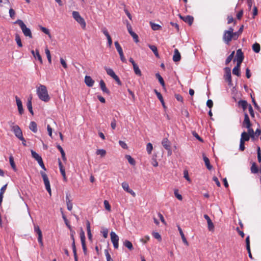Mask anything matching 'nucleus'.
Wrapping results in <instances>:
<instances>
[{
    "mask_svg": "<svg viewBox=\"0 0 261 261\" xmlns=\"http://www.w3.org/2000/svg\"><path fill=\"white\" fill-rule=\"evenodd\" d=\"M36 93L39 98L44 102H48L50 99L47 88L44 85H40L37 87Z\"/></svg>",
    "mask_w": 261,
    "mask_h": 261,
    "instance_id": "nucleus-1",
    "label": "nucleus"
},
{
    "mask_svg": "<svg viewBox=\"0 0 261 261\" xmlns=\"http://www.w3.org/2000/svg\"><path fill=\"white\" fill-rule=\"evenodd\" d=\"M15 24H17L19 25L21 28L23 35L25 37H28L29 38H32L33 36L31 30L27 28L26 25L24 23L23 21L20 19L17 20L15 22Z\"/></svg>",
    "mask_w": 261,
    "mask_h": 261,
    "instance_id": "nucleus-2",
    "label": "nucleus"
},
{
    "mask_svg": "<svg viewBox=\"0 0 261 261\" xmlns=\"http://www.w3.org/2000/svg\"><path fill=\"white\" fill-rule=\"evenodd\" d=\"M72 17L79 24H80L83 29L86 28V24L85 21L84 19L81 16L79 12L77 11H73Z\"/></svg>",
    "mask_w": 261,
    "mask_h": 261,
    "instance_id": "nucleus-3",
    "label": "nucleus"
},
{
    "mask_svg": "<svg viewBox=\"0 0 261 261\" xmlns=\"http://www.w3.org/2000/svg\"><path fill=\"white\" fill-rule=\"evenodd\" d=\"M40 174L41 175V176L43 178L46 190L48 192V193L51 195L50 182L46 174L43 171H41Z\"/></svg>",
    "mask_w": 261,
    "mask_h": 261,
    "instance_id": "nucleus-4",
    "label": "nucleus"
},
{
    "mask_svg": "<svg viewBox=\"0 0 261 261\" xmlns=\"http://www.w3.org/2000/svg\"><path fill=\"white\" fill-rule=\"evenodd\" d=\"M224 71L225 74L224 78L225 80L228 82V85L229 86H231L232 85V82L231 75V69L229 67H225L224 68Z\"/></svg>",
    "mask_w": 261,
    "mask_h": 261,
    "instance_id": "nucleus-5",
    "label": "nucleus"
},
{
    "mask_svg": "<svg viewBox=\"0 0 261 261\" xmlns=\"http://www.w3.org/2000/svg\"><path fill=\"white\" fill-rule=\"evenodd\" d=\"M234 40V37L233 35L229 32H226L224 31L223 35V40L224 43L227 45H229L230 41L232 40Z\"/></svg>",
    "mask_w": 261,
    "mask_h": 261,
    "instance_id": "nucleus-6",
    "label": "nucleus"
},
{
    "mask_svg": "<svg viewBox=\"0 0 261 261\" xmlns=\"http://www.w3.org/2000/svg\"><path fill=\"white\" fill-rule=\"evenodd\" d=\"M34 228L35 232L38 234V241L40 246L42 247L43 246L42 241V233L39 226L37 225L34 224Z\"/></svg>",
    "mask_w": 261,
    "mask_h": 261,
    "instance_id": "nucleus-7",
    "label": "nucleus"
},
{
    "mask_svg": "<svg viewBox=\"0 0 261 261\" xmlns=\"http://www.w3.org/2000/svg\"><path fill=\"white\" fill-rule=\"evenodd\" d=\"M110 236L114 247L115 249H118L119 247V237L114 231L111 232Z\"/></svg>",
    "mask_w": 261,
    "mask_h": 261,
    "instance_id": "nucleus-8",
    "label": "nucleus"
},
{
    "mask_svg": "<svg viewBox=\"0 0 261 261\" xmlns=\"http://www.w3.org/2000/svg\"><path fill=\"white\" fill-rule=\"evenodd\" d=\"M244 58L243 53L241 49H239L237 50L236 57L234 60V61L236 60L237 64H241Z\"/></svg>",
    "mask_w": 261,
    "mask_h": 261,
    "instance_id": "nucleus-9",
    "label": "nucleus"
},
{
    "mask_svg": "<svg viewBox=\"0 0 261 261\" xmlns=\"http://www.w3.org/2000/svg\"><path fill=\"white\" fill-rule=\"evenodd\" d=\"M12 131L14 133L15 136L19 139L21 138L22 139V132L18 125L13 126L12 128Z\"/></svg>",
    "mask_w": 261,
    "mask_h": 261,
    "instance_id": "nucleus-10",
    "label": "nucleus"
},
{
    "mask_svg": "<svg viewBox=\"0 0 261 261\" xmlns=\"http://www.w3.org/2000/svg\"><path fill=\"white\" fill-rule=\"evenodd\" d=\"M162 144L165 149L168 151V153L170 154L171 153V143L167 138L163 139Z\"/></svg>",
    "mask_w": 261,
    "mask_h": 261,
    "instance_id": "nucleus-11",
    "label": "nucleus"
},
{
    "mask_svg": "<svg viewBox=\"0 0 261 261\" xmlns=\"http://www.w3.org/2000/svg\"><path fill=\"white\" fill-rule=\"evenodd\" d=\"M242 126L247 128H249V127L251 126L249 117L246 112L244 113V120L242 123Z\"/></svg>",
    "mask_w": 261,
    "mask_h": 261,
    "instance_id": "nucleus-12",
    "label": "nucleus"
},
{
    "mask_svg": "<svg viewBox=\"0 0 261 261\" xmlns=\"http://www.w3.org/2000/svg\"><path fill=\"white\" fill-rule=\"evenodd\" d=\"M204 218L207 221L208 230L210 231H213L214 229V225L210 217L207 215L205 214L204 215Z\"/></svg>",
    "mask_w": 261,
    "mask_h": 261,
    "instance_id": "nucleus-13",
    "label": "nucleus"
},
{
    "mask_svg": "<svg viewBox=\"0 0 261 261\" xmlns=\"http://www.w3.org/2000/svg\"><path fill=\"white\" fill-rule=\"evenodd\" d=\"M16 104L18 107V110L20 115L23 113V109L21 100L17 97H15Z\"/></svg>",
    "mask_w": 261,
    "mask_h": 261,
    "instance_id": "nucleus-14",
    "label": "nucleus"
},
{
    "mask_svg": "<svg viewBox=\"0 0 261 261\" xmlns=\"http://www.w3.org/2000/svg\"><path fill=\"white\" fill-rule=\"evenodd\" d=\"M180 18L185 22L188 23L190 25L192 24L194 20L193 17L190 15H187L186 16H181L180 15Z\"/></svg>",
    "mask_w": 261,
    "mask_h": 261,
    "instance_id": "nucleus-15",
    "label": "nucleus"
},
{
    "mask_svg": "<svg viewBox=\"0 0 261 261\" xmlns=\"http://www.w3.org/2000/svg\"><path fill=\"white\" fill-rule=\"evenodd\" d=\"M31 53L36 59H38L39 61L40 62V63H42V58L39 54V51L38 49H36L35 51H34V50H31Z\"/></svg>",
    "mask_w": 261,
    "mask_h": 261,
    "instance_id": "nucleus-16",
    "label": "nucleus"
},
{
    "mask_svg": "<svg viewBox=\"0 0 261 261\" xmlns=\"http://www.w3.org/2000/svg\"><path fill=\"white\" fill-rule=\"evenodd\" d=\"M85 83L88 87H92L94 83V81L88 75H86L85 77Z\"/></svg>",
    "mask_w": 261,
    "mask_h": 261,
    "instance_id": "nucleus-17",
    "label": "nucleus"
},
{
    "mask_svg": "<svg viewBox=\"0 0 261 261\" xmlns=\"http://www.w3.org/2000/svg\"><path fill=\"white\" fill-rule=\"evenodd\" d=\"M238 106L240 107H241L243 111H245L247 107H249V104L247 101L245 100H240L238 101Z\"/></svg>",
    "mask_w": 261,
    "mask_h": 261,
    "instance_id": "nucleus-18",
    "label": "nucleus"
},
{
    "mask_svg": "<svg viewBox=\"0 0 261 261\" xmlns=\"http://www.w3.org/2000/svg\"><path fill=\"white\" fill-rule=\"evenodd\" d=\"M99 86L101 90L104 93H106L108 94H110V92L106 87V84L103 80H100L99 82Z\"/></svg>",
    "mask_w": 261,
    "mask_h": 261,
    "instance_id": "nucleus-19",
    "label": "nucleus"
},
{
    "mask_svg": "<svg viewBox=\"0 0 261 261\" xmlns=\"http://www.w3.org/2000/svg\"><path fill=\"white\" fill-rule=\"evenodd\" d=\"M181 56L178 50L175 49L174 51V55L173 56V60L174 62H178L180 60Z\"/></svg>",
    "mask_w": 261,
    "mask_h": 261,
    "instance_id": "nucleus-20",
    "label": "nucleus"
},
{
    "mask_svg": "<svg viewBox=\"0 0 261 261\" xmlns=\"http://www.w3.org/2000/svg\"><path fill=\"white\" fill-rule=\"evenodd\" d=\"M203 159L205 165L209 170H211L213 168V166L211 165L210 160L207 157H206L204 154H203Z\"/></svg>",
    "mask_w": 261,
    "mask_h": 261,
    "instance_id": "nucleus-21",
    "label": "nucleus"
},
{
    "mask_svg": "<svg viewBox=\"0 0 261 261\" xmlns=\"http://www.w3.org/2000/svg\"><path fill=\"white\" fill-rule=\"evenodd\" d=\"M249 139H250L249 135H248V134L246 132H243L241 134L240 141L245 142L246 141H248L249 140Z\"/></svg>",
    "mask_w": 261,
    "mask_h": 261,
    "instance_id": "nucleus-22",
    "label": "nucleus"
},
{
    "mask_svg": "<svg viewBox=\"0 0 261 261\" xmlns=\"http://www.w3.org/2000/svg\"><path fill=\"white\" fill-rule=\"evenodd\" d=\"M178 230L179 231V232L180 233V235L181 236V238L182 239V240L183 241V242L185 244H186V245H188V242L184 235V233L181 229V228H180V227L178 225Z\"/></svg>",
    "mask_w": 261,
    "mask_h": 261,
    "instance_id": "nucleus-23",
    "label": "nucleus"
},
{
    "mask_svg": "<svg viewBox=\"0 0 261 261\" xmlns=\"http://www.w3.org/2000/svg\"><path fill=\"white\" fill-rule=\"evenodd\" d=\"M107 73L111 76L113 79L117 75L115 74L113 70L110 68L105 67V68Z\"/></svg>",
    "mask_w": 261,
    "mask_h": 261,
    "instance_id": "nucleus-24",
    "label": "nucleus"
},
{
    "mask_svg": "<svg viewBox=\"0 0 261 261\" xmlns=\"http://www.w3.org/2000/svg\"><path fill=\"white\" fill-rule=\"evenodd\" d=\"M29 128L33 132L37 133V125L34 121H31L29 125Z\"/></svg>",
    "mask_w": 261,
    "mask_h": 261,
    "instance_id": "nucleus-25",
    "label": "nucleus"
},
{
    "mask_svg": "<svg viewBox=\"0 0 261 261\" xmlns=\"http://www.w3.org/2000/svg\"><path fill=\"white\" fill-rule=\"evenodd\" d=\"M66 201L67 204V208L68 211H71L72 209V203L71 200L69 199V195L66 194Z\"/></svg>",
    "mask_w": 261,
    "mask_h": 261,
    "instance_id": "nucleus-26",
    "label": "nucleus"
},
{
    "mask_svg": "<svg viewBox=\"0 0 261 261\" xmlns=\"http://www.w3.org/2000/svg\"><path fill=\"white\" fill-rule=\"evenodd\" d=\"M244 25H242L237 32H234L233 36L234 37V40L238 39L239 37L242 33L243 31Z\"/></svg>",
    "mask_w": 261,
    "mask_h": 261,
    "instance_id": "nucleus-27",
    "label": "nucleus"
},
{
    "mask_svg": "<svg viewBox=\"0 0 261 261\" xmlns=\"http://www.w3.org/2000/svg\"><path fill=\"white\" fill-rule=\"evenodd\" d=\"M86 227H87V234L88 239L91 240L92 239V233L91 232V229H90V223L89 221H86Z\"/></svg>",
    "mask_w": 261,
    "mask_h": 261,
    "instance_id": "nucleus-28",
    "label": "nucleus"
},
{
    "mask_svg": "<svg viewBox=\"0 0 261 261\" xmlns=\"http://www.w3.org/2000/svg\"><path fill=\"white\" fill-rule=\"evenodd\" d=\"M251 172L253 174H256L259 172L258 167L255 162L252 163V166L250 168Z\"/></svg>",
    "mask_w": 261,
    "mask_h": 261,
    "instance_id": "nucleus-29",
    "label": "nucleus"
},
{
    "mask_svg": "<svg viewBox=\"0 0 261 261\" xmlns=\"http://www.w3.org/2000/svg\"><path fill=\"white\" fill-rule=\"evenodd\" d=\"M123 245L127 248L129 250H132L134 249L132 243L128 240H125L123 242Z\"/></svg>",
    "mask_w": 261,
    "mask_h": 261,
    "instance_id": "nucleus-30",
    "label": "nucleus"
},
{
    "mask_svg": "<svg viewBox=\"0 0 261 261\" xmlns=\"http://www.w3.org/2000/svg\"><path fill=\"white\" fill-rule=\"evenodd\" d=\"M240 64L238 65V64H237V66L232 69V73L238 76L240 75Z\"/></svg>",
    "mask_w": 261,
    "mask_h": 261,
    "instance_id": "nucleus-31",
    "label": "nucleus"
},
{
    "mask_svg": "<svg viewBox=\"0 0 261 261\" xmlns=\"http://www.w3.org/2000/svg\"><path fill=\"white\" fill-rule=\"evenodd\" d=\"M27 108L29 112L32 114V115L34 114L32 106V97L28 98L27 103Z\"/></svg>",
    "mask_w": 261,
    "mask_h": 261,
    "instance_id": "nucleus-32",
    "label": "nucleus"
},
{
    "mask_svg": "<svg viewBox=\"0 0 261 261\" xmlns=\"http://www.w3.org/2000/svg\"><path fill=\"white\" fill-rule=\"evenodd\" d=\"M156 77L158 79L160 83L162 85V86L163 87V88H165V84L164 81L163 79V77L161 76V75L159 73H157L155 74Z\"/></svg>",
    "mask_w": 261,
    "mask_h": 261,
    "instance_id": "nucleus-33",
    "label": "nucleus"
},
{
    "mask_svg": "<svg viewBox=\"0 0 261 261\" xmlns=\"http://www.w3.org/2000/svg\"><path fill=\"white\" fill-rule=\"evenodd\" d=\"M149 48L153 51L156 57H159L157 47L154 45H149Z\"/></svg>",
    "mask_w": 261,
    "mask_h": 261,
    "instance_id": "nucleus-34",
    "label": "nucleus"
},
{
    "mask_svg": "<svg viewBox=\"0 0 261 261\" xmlns=\"http://www.w3.org/2000/svg\"><path fill=\"white\" fill-rule=\"evenodd\" d=\"M31 154L33 158H34L37 162L41 160L42 158L37 153L33 150H31Z\"/></svg>",
    "mask_w": 261,
    "mask_h": 261,
    "instance_id": "nucleus-35",
    "label": "nucleus"
},
{
    "mask_svg": "<svg viewBox=\"0 0 261 261\" xmlns=\"http://www.w3.org/2000/svg\"><path fill=\"white\" fill-rule=\"evenodd\" d=\"M9 162L10 165L14 171H16L17 170V168L15 165V164L14 161V158L12 155H10L9 157Z\"/></svg>",
    "mask_w": 261,
    "mask_h": 261,
    "instance_id": "nucleus-36",
    "label": "nucleus"
},
{
    "mask_svg": "<svg viewBox=\"0 0 261 261\" xmlns=\"http://www.w3.org/2000/svg\"><path fill=\"white\" fill-rule=\"evenodd\" d=\"M71 246H72V251L73 252L74 260L77 261V253H76V247H75V240H73V242H72Z\"/></svg>",
    "mask_w": 261,
    "mask_h": 261,
    "instance_id": "nucleus-37",
    "label": "nucleus"
},
{
    "mask_svg": "<svg viewBox=\"0 0 261 261\" xmlns=\"http://www.w3.org/2000/svg\"><path fill=\"white\" fill-rule=\"evenodd\" d=\"M57 148L58 149V150L60 151L61 152V156H62V159L63 161H66V157H65V153L63 150V149L62 148V147H61V145H57Z\"/></svg>",
    "mask_w": 261,
    "mask_h": 261,
    "instance_id": "nucleus-38",
    "label": "nucleus"
},
{
    "mask_svg": "<svg viewBox=\"0 0 261 261\" xmlns=\"http://www.w3.org/2000/svg\"><path fill=\"white\" fill-rule=\"evenodd\" d=\"M260 45L258 43H255L253 44L252 49L255 53H258L260 51Z\"/></svg>",
    "mask_w": 261,
    "mask_h": 261,
    "instance_id": "nucleus-39",
    "label": "nucleus"
},
{
    "mask_svg": "<svg viewBox=\"0 0 261 261\" xmlns=\"http://www.w3.org/2000/svg\"><path fill=\"white\" fill-rule=\"evenodd\" d=\"M151 29L154 31H158L161 29V26L158 24L154 23L153 22H150Z\"/></svg>",
    "mask_w": 261,
    "mask_h": 261,
    "instance_id": "nucleus-40",
    "label": "nucleus"
},
{
    "mask_svg": "<svg viewBox=\"0 0 261 261\" xmlns=\"http://www.w3.org/2000/svg\"><path fill=\"white\" fill-rule=\"evenodd\" d=\"M133 68L136 75L139 76L141 75V71L137 64H135L134 66H133Z\"/></svg>",
    "mask_w": 261,
    "mask_h": 261,
    "instance_id": "nucleus-41",
    "label": "nucleus"
},
{
    "mask_svg": "<svg viewBox=\"0 0 261 261\" xmlns=\"http://www.w3.org/2000/svg\"><path fill=\"white\" fill-rule=\"evenodd\" d=\"M15 41L17 43V44L19 47H22V44L21 43V38L19 35L18 34H15Z\"/></svg>",
    "mask_w": 261,
    "mask_h": 261,
    "instance_id": "nucleus-42",
    "label": "nucleus"
},
{
    "mask_svg": "<svg viewBox=\"0 0 261 261\" xmlns=\"http://www.w3.org/2000/svg\"><path fill=\"white\" fill-rule=\"evenodd\" d=\"M234 55V51H233L230 55H229L227 58H226L225 60V64L227 65L232 60V58H233Z\"/></svg>",
    "mask_w": 261,
    "mask_h": 261,
    "instance_id": "nucleus-43",
    "label": "nucleus"
},
{
    "mask_svg": "<svg viewBox=\"0 0 261 261\" xmlns=\"http://www.w3.org/2000/svg\"><path fill=\"white\" fill-rule=\"evenodd\" d=\"M126 159L127 160L128 163L132 165H135V160L132 158V156L129 155H126L125 156Z\"/></svg>",
    "mask_w": 261,
    "mask_h": 261,
    "instance_id": "nucleus-44",
    "label": "nucleus"
},
{
    "mask_svg": "<svg viewBox=\"0 0 261 261\" xmlns=\"http://www.w3.org/2000/svg\"><path fill=\"white\" fill-rule=\"evenodd\" d=\"M97 155H100L101 157H103L106 154V151L105 149H97L96 151Z\"/></svg>",
    "mask_w": 261,
    "mask_h": 261,
    "instance_id": "nucleus-45",
    "label": "nucleus"
},
{
    "mask_svg": "<svg viewBox=\"0 0 261 261\" xmlns=\"http://www.w3.org/2000/svg\"><path fill=\"white\" fill-rule=\"evenodd\" d=\"M115 46L119 54L123 53L122 48L118 41L115 42Z\"/></svg>",
    "mask_w": 261,
    "mask_h": 261,
    "instance_id": "nucleus-46",
    "label": "nucleus"
},
{
    "mask_svg": "<svg viewBox=\"0 0 261 261\" xmlns=\"http://www.w3.org/2000/svg\"><path fill=\"white\" fill-rule=\"evenodd\" d=\"M247 129H248V133H247L248 134V135H249V137L251 138L252 139H254V132L253 130V129L251 127H249V128H247Z\"/></svg>",
    "mask_w": 261,
    "mask_h": 261,
    "instance_id": "nucleus-47",
    "label": "nucleus"
},
{
    "mask_svg": "<svg viewBox=\"0 0 261 261\" xmlns=\"http://www.w3.org/2000/svg\"><path fill=\"white\" fill-rule=\"evenodd\" d=\"M105 254L106 257L107 261H114L107 249L105 250Z\"/></svg>",
    "mask_w": 261,
    "mask_h": 261,
    "instance_id": "nucleus-48",
    "label": "nucleus"
},
{
    "mask_svg": "<svg viewBox=\"0 0 261 261\" xmlns=\"http://www.w3.org/2000/svg\"><path fill=\"white\" fill-rule=\"evenodd\" d=\"M80 238L81 240V243H85V232L82 229V228L81 229V232H80Z\"/></svg>",
    "mask_w": 261,
    "mask_h": 261,
    "instance_id": "nucleus-49",
    "label": "nucleus"
},
{
    "mask_svg": "<svg viewBox=\"0 0 261 261\" xmlns=\"http://www.w3.org/2000/svg\"><path fill=\"white\" fill-rule=\"evenodd\" d=\"M174 194L175 196L179 200H181L182 199V197L181 194L178 193V190L177 189H175L174 191Z\"/></svg>",
    "mask_w": 261,
    "mask_h": 261,
    "instance_id": "nucleus-50",
    "label": "nucleus"
},
{
    "mask_svg": "<svg viewBox=\"0 0 261 261\" xmlns=\"http://www.w3.org/2000/svg\"><path fill=\"white\" fill-rule=\"evenodd\" d=\"M257 160L259 163L261 162V150L259 146L257 147Z\"/></svg>",
    "mask_w": 261,
    "mask_h": 261,
    "instance_id": "nucleus-51",
    "label": "nucleus"
},
{
    "mask_svg": "<svg viewBox=\"0 0 261 261\" xmlns=\"http://www.w3.org/2000/svg\"><path fill=\"white\" fill-rule=\"evenodd\" d=\"M122 187L124 190L127 192L130 190L128 184L126 182H123L122 183Z\"/></svg>",
    "mask_w": 261,
    "mask_h": 261,
    "instance_id": "nucleus-52",
    "label": "nucleus"
},
{
    "mask_svg": "<svg viewBox=\"0 0 261 261\" xmlns=\"http://www.w3.org/2000/svg\"><path fill=\"white\" fill-rule=\"evenodd\" d=\"M152 148H153V147H152V145L151 144V143H148L146 146V150L149 154H150L151 153Z\"/></svg>",
    "mask_w": 261,
    "mask_h": 261,
    "instance_id": "nucleus-53",
    "label": "nucleus"
},
{
    "mask_svg": "<svg viewBox=\"0 0 261 261\" xmlns=\"http://www.w3.org/2000/svg\"><path fill=\"white\" fill-rule=\"evenodd\" d=\"M40 29L44 33H45L46 35H48L49 36V37H50V34L49 31L48 29H47V28H46L45 27H43L41 26L40 27Z\"/></svg>",
    "mask_w": 261,
    "mask_h": 261,
    "instance_id": "nucleus-54",
    "label": "nucleus"
},
{
    "mask_svg": "<svg viewBox=\"0 0 261 261\" xmlns=\"http://www.w3.org/2000/svg\"><path fill=\"white\" fill-rule=\"evenodd\" d=\"M152 236L155 239L158 240L159 241H161V240H162L161 236L158 232H153L152 233Z\"/></svg>",
    "mask_w": 261,
    "mask_h": 261,
    "instance_id": "nucleus-55",
    "label": "nucleus"
},
{
    "mask_svg": "<svg viewBox=\"0 0 261 261\" xmlns=\"http://www.w3.org/2000/svg\"><path fill=\"white\" fill-rule=\"evenodd\" d=\"M103 203H104L105 208L107 210L110 211H111V205L109 204V202L107 200H105L103 202Z\"/></svg>",
    "mask_w": 261,
    "mask_h": 261,
    "instance_id": "nucleus-56",
    "label": "nucleus"
},
{
    "mask_svg": "<svg viewBox=\"0 0 261 261\" xmlns=\"http://www.w3.org/2000/svg\"><path fill=\"white\" fill-rule=\"evenodd\" d=\"M248 110L251 117L253 118H254V113L251 105H249Z\"/></svg>",
    "mask_w": 261,
    "mask_h": 261,
    "instance_id": "nucleus-57",
    "label": "nucleus"
},
{
    "mask_svg": "<svg viewBox=\"0 0 261 261\" xmlns=\"http://www.w3.org/2000/svg\"><path fill=\"white\" fill-rule=\"evenodd\" d=\"M158 98L160 100L161 102L162 103V105L163 107L164 108H165L166 106H165V102H164V99H163V97L162 94H158Z\"/></svg>",
    "mask_w": 261,
    "mask_h": 261,
    "instance_id": "nucleus-58",
    "label": "nucleus"
},
{
    "mask_svg": "<svg viewBox=\"0 0 261 261\" xmlns=\"http://www.w3.org/2000/svg\"><path fill=\"white\" fill-rule=\"evenodd\" d=\"M119 144L120 146L123 149H127V145L126 144V143L123 141H119Z\"/></svg>",
    "mask_w": 261,
    "mask_h": 261,
    "instance_id": "nucleus-59",
    "label": "nucleus"
},
{
    "mask_svg": "<svg viewBox=\"0 0 261 261\" xmlns=\"http://www.w3.org/2000/svg\"><path fill=\"white\" fill-rule=\"evenodd\" d=\"M130 35L133 37L136 42H138L139 41L138 35L135 32H133L130 33Z\"/></svg>",
    "mask_w": 261,
    "mask_h": 261,
    "instance_id": "nucleus-60",
    "label": "nucleus"
},
{
    "mask_svg": "<svg viewBox=\"0 0 261 261\" xmlns=\"http://www.w3.org/2000/svg\"><path fill=\"white\" fill-rule=\"evenodd\" d=\"M251 99H252V102L255 107V109H256L257 110L260 111V108L256 102L255 99L254 97H252L251 96Z\"/></svg>",
    "mask_w": 261,
    "mask_h": 261,
    "instance_id": "nucleus-61",
    "label": "nucleus"
},
{
    "mask_svg": "<svg viewBox=\"0 0 261 261\" xmlns=\"http://www.w3.org/2000/svg\"><path fill=\"white\" fill-rule=\"evenodd\" d=\"M60 62L62 64V66L64 67V68L66 69L67 68V65L65 62V61L62 58H60Z\"/></svg>",
    "mask_w": 261,
    "mask_h": 261,
    "instance_id": "nucleus-62",
    "label": "nucleus"
},
{
    "mask_svg": "<svg viewBox=\"0 0 261 261\" xmlns=\"http://www.w3.org/2000/svg\"><path fill=\"white\" fill-rule=\"evenodd\" d=\"M245 142L240 141V146H239V150L241 151H244L245 150V145H244Z\"/></svg>",
    "mask_w": 261,
    "mask_h": 261,
    "instance_id": "nucleus-63",
    "label": "nucleus"
},
{
    "mask_svg": "<svg viewBox=\"0 0 261 261\" xmlns=\"http://www.w3.org/2000/svg\"><path fill=\"white\" fill-rule=\"evenodd\" d=\"M111 126L113 129H115L116 126V120L115 119H113L111 123Z\"/></svg>",
    "mask_w": 261,
    "mask_h": 261,
    "instance_id": "nucleus-64",
    "label": "nucleus"
}]
</instances>
